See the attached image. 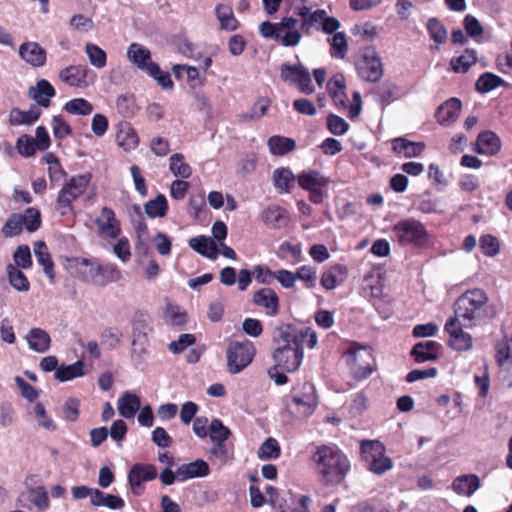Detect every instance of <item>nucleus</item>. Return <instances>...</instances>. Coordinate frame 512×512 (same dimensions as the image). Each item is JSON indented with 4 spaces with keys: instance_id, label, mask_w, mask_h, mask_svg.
Wrapping results in <instances>:
<instances>
[{
    "instance_id": "obj_15",
    "label": "nucleus",
    "mask_w": 512,
    "mask_h": 512,
    "mask_svg": "<svg viewBox=\"0 0 512 512\" xmlns=\"http://www.w3.org/2000/svg\"><path fill=\"white\" fill-rule=\"evenodd\" d=\"M157 477V468L153 464L136 463L128 472V483L134 495H141L143 493L142 484L147 481H152Z\"/></svg>"
},
{
    "instance_id": "obj_16",
    "label": "nucleus",
    "mask_w": 512,
    "mask_h": 512,
    "mask_svg": "<svg viewBox=\"0 0 512 512\" xmlns=\"http://www.w3.org/2000/svg\"><path fill=\"white\" fill-rule=\"evenodd\" d=\"M97 232L104 238L116 239L121 234V223L115 212L110 207H103L100 215L96 218Z\"/></svg>"
},
{
    "instance_id": "obj_24",
    "label": "nucleus",
    "mask_w": 512,
    "mask_h": 512,
    "mask_svg": "<svg viewBox=\"0 0 512 512\" xmlns=\"http://www.w3.org/2000/svg\"><path fill=\"white\" fill-rule=\"evenodd\" d=\"M116 142L125 151L133 150L138 146V134L129 122L123 121L117 125Z\"/></svg>"
},
{
    "instance_id": "obj_10",
    "label": "nucleus",
    "mask_w": 512,
    "mask_h": 512,
    "mask_svg": "<svg viewBox=\"0 0 512 512\" xmlns=\"http://www.w3.org/2000/svg\"><path fill=\"white\" fill-rule=\"evenodd\" d=\"M280 79L306 95L312 94L315 90L309 70L301 63H283L280 66Z\"/></svg>"
},
{
    "instance_id": "obj_40",
    "label": "nucleus",
    "mask_w": 512,
    "mask_h": 512,
    "mask_svg": "<svg viewBox=\"0 0 512 512\" xmlns=\"http://www.w3.org/2000/svg\"><path fill=\"white\" fill-rule=\"evenodd\" d=\"M23 499L31 502L39 510H45L49 507V497L44 486L29 488L26 494L21 495L20 501H23Z\"/></svg>"
},
{
    "instance_id": "obj_18",
    "label": "nucleus",
    "mask_w": 512,
    "mask_h": 512,
    "mask_svg": "<svg viewBox=\"0 0 512 512\" xmlns=\"http://www.w3.org/2000/svg\"><path fill=\"white\" fill-rule=\"evenodd\" d=\"M19 56L27 64L38 68L45 65L47 61V52L39 43L27 41L20 45Z\"/></svg>"
},
{
    "instance_id": "obj_37",
    "label": "nucleus",
    "mask_w": 512,
    "mask_h": 512,
    "mask_svg": "<svg viewBox=\"0 0 512 512\" xmlns=\"http://www.w3.org/2000/svg\"><path fill=\"white\" fill-rule=\"evenodd\" d=\"M215 13L222 30L235 31L238 28L239 22L235 18L230 5L218 4L215 8Z\"/></svg>"
},
{
    "instance_id": "obj_32",
    "label": "nucleus",
    "mask_w": 512,
    "mask_h": 512,
    "mask_svg": "<svg viewBox=\"0 0 512 512\" xmlns=\"http://www.w3.org/2000/svg\"><path fill=\"white\" fill-rule=\"evenodd\" d=\"M118 412L124 418L130 419L135 416L141 407L139 396L131 392H125L117 402Z\"/></svg>"
},
{
    "instance_id": "obj_19",
    "label": "nucleus",
    "mask_w": 512,
    "mask_h": 512,
    "mask_svg": "<svg viewBox=\"0 0 512 512\" xmlns=\"http://www.w3.org/2000/svg\"><path fill=\"white\" fill-rule=\"evenodd\" d=\"M252 302L255 306L265 309L268 316H276L279 312V297L271 288H261L254 292Z\"/></svg>"
},
{
    "instance_id": "obj_30",
    "label": "nucleus",
    "mask_w": 512,
    "mask_h": 512,
    "mask_svg": "<svg viewBox=\"0 0 512 512\" xmlns=\"http://www.w3.org/2000/svg\"><path fill=\"white\" fill-rule=\"evenodd\" d=\"M327 91L334 104L340 107H347L346 85L343 75L337 74L327 83Z\"/></svg>"
},
{
    "instance_id": "obj_14",
    "label": "nucleus",
    "mask_w": 512,
    "mask_h": 512,
    "mask_svg": "<svg viewBox=\"0 0 512 512\" xmlns=\"http://www.w3.org/2000/svg\"><path fill=\"white\" fill-rule=\"evenodd\" d=\"M93 75V71L83 64L70 65L60 70V80L70 87L79 89L87 88L92 81L89 80V76Z\"/></svg>"
},
{
    "instance_id": "obj_12",
    "label": "nucleus",
    "mask_w": 512,
    "mask_h": 512,
    "mask_svg": "<svg viewBox=\"0 0 512 512\" xmlns=\"http://www.w3.org/2000/svg\"><path fill=\"white\" fill-rule=\"evenodd\" d=\"M359 76L368 82H378L383 76V64L374 49H366L357 63Z\"/></svg>"
},
{
    "instance_id": "obj_38",
    "label": "nucleus",
    "mask_w": 512,
    "mask_h": 512,
    "mask_svg": "<svg viewBox=\"0 0 512 512\" xmlns=\"http://www.w3.org/2000/svg\"><path fill=\"white\" fill-rule=\"evenodd\" d=\"M34 252L38 263L43 266V270L46 276L53 280L55 278L54 262L45 242H38L35 246Z\"/></svg>"
},
{
    "instance_id": "obj_25",
    "label": "nucleus",
    "mask_w": 512,
    "mask_h": 512,
    "mask_svg": "<svg viewBox=\"0 0 512 512\" xmlns=\"http://www.w3.org/2000/svg\"><path fill=\"white\" fill-rule=\"evenodd\" d=\"M501 148L499 137L492 131H484L478 135L476 151L486 156H494Z\"/></svg>"
},
{
    "instance_id": "obj_13",
    "label": "nucleus",
    "mask_w": 512,
    "mask_h": 512,
    "mask_svg": "<svg viewBox=\"0 0 512 512\" xmlns=\"http://www.w3.org/2000/svg\"><path fill=\"white\" fill-rule=\"evenodd\" d=\"M463 327H468L467 322L452 317L447 320L444 327L450 337L449 345L456 351H468L473 345L471 335L465 332Z\"/></svg>"
},
{
    "instance_id": "obj_52",
    "label": "nucleus",
    "mask_w": 512,
    "mask_h": 512,
    "mask_svg": "<svg viewBox=\"0 0 512 512\" xmlns=\"http://www.w3.org/2000/svg\"><path fill=\"white\" fill-rule=\"evenodd\" d=\"M209 435L212 442H226L231 436V431L224 426L221 420L213 419L209 425Z\"/></svg>"
},
{
    "instance_id": "obj_9",
    "label": "nucleus",
    "mask_w": 512,
    "mask_h": 512,
    "mask_svg": "<svg viewBox=\"0 0 512 512\" xmlns=\"http://www.w3.org/2000/svg\"><path fill=\"white\" fill-rule=\"evenodd\" d=\"M395 240L402 246H420L427 239L428 232L418 220L408 218L399 221L392 228Z\"/></svg>"
},
{
    "instance_id": "obj_21",
    "label": "nucleus",
    "mask_w": 512,
    "mask_h": 512,
    "mask_svg": "<svg viewBox=\"0 0 512 512\" xmlns=\"http://www.w3.org/2000/svg\"><path fill=\"white\" fill-rule=\"evenodd\" d=\"M461 109V101L458 98H450L437 108L436 120L440 125H449L458 119Z\"/></svg>"
},
{
    "instance_id": "obj_57",
    "label": "nucleus",
    "mask_w": 512,
    "mask_h": 512,
    "mask_svg": "<svg viewBox=\"0 0 512 512\" xmlns=\"http://www.w3.org/2000/svg\"><path fill=\"white\" fill-rule=\"evenodd\" d=\"M15 265L18 269H28L32 266L30 248L27 245H20L13 254Z\"/></svg>"
},
{
    "instance_id": "obj_5",
    "label": "nucleus",
    "mask_w": 512,
    "mask_h": 512,
    "mask_svg": "<svg viewBox=\"0 0 512 512\" xmlns=\"http://www.w3.org/2000/svg\"><path fill=\"white\" fill-rule=\"evenodd\" d=\"M317 404L316 388L309 382L294 387L285 399L286 410L297 418L310 416Z\"/></svg>"
},
{
    "instance_id": "obj_60",
    "label": "nucleus",
    "mask_w": 512,
    "mask_h": 512,
    "mask_svg": "<svg viewBox=\"0 0 512 512\" xmlns=\"http://www.w3.org/2000/svg\"><path fill=\"white\" fill-rule=\"evenodd\" d=\"M116 109L123 117L130 118L135 114L136 104L132 97L120 95L116 100Z\"/></svg>"
},
{
    "instance_id": "obj_45",
    "label": "nucleus",
    "mask_w": 512,
    "mask_h": 512,
    "mask_svg": "<svg viewBox=\"0 0 512 512\" xmlns=\"http://www.w3.org/2000/svg\"><path fill=\"white\" fill-rule=\"evenodd\" d=\"M7 276L9 283L18 291L26 292L30 288V283L26 275L13 264L7 265Z\"/></svg>"
},
{
    "instance_id": "obj_39",
    "label": "nucleus",
    "mask_w": 512,
    "mask_h": 512,
    "mask_svg": "<svg viewBox=\"0 0 512 512\" xmlns=\"http://www.w3.org/2000/svg\"><path fill=\"white\" fill-rule=\"evenodd\" d=\"M268 147L275 156H283L296 148V142L292 138L274 135L268 139Z\"/></svg>"
},
{
    "instance_id": "obj_3",
    "label": "nucleus",
    "mask_w": 512,
    "mask_h": 512,
    "mask_svg": "<svg viewBox=\"0 0 512 512\" xmlns=\"http://www.w3.org/2000/svg\"><path fill=\"white\" fill-rule=\"evenodd\" d=\"M488 296L482 289H473L463 293L454 304L455 316L467 322L468 328L474 327L477 322L488 316Z\"/></svg>"
},
{
    "instance_id": "obj_33",
    "label": "nucleus",
    "mask_w": 512,
    "mask_h": 512,
    "mask_svg": "<svg viewBox=\"0 0 512 512\" xmlns=\"http://www.w3.org/2000/svg\"><path fill=\"white\" fill-rule=\"evenodd\" d=\"M439 347L440 344L436 341L429 340L425 342H419L412 348L411 355L414 356L417 363L436 360L438 355L433 351L437 350Z\"/></svg>"
},
{
    "instance_id": "obj_46",
    "label": "nucleus",
    "mask_w": 512,
    "mask_h": 512,
    "mask_svg": "<svg viewBox=\"0 0 512 512\" xmlns=\"http://www.w3.org/2000/svg\"><path fill=\"white\" fill-rule=\"evenodd\" d=\"M274 185L284 192H290L295 186V176L289 169L281 168L274 171Z\"/></svg>"
},
{
    "instance_id": "obj_47",
    "label": "nucleus",
    "mask_w": 512,
    "mask_h": 512,
    "mask_svg": "<svg viewBox=\"0 0 512 512\" xmlns=\"http://www.w3.org/2000/svg\"><path fill=\"white\" fill-rule=\"evenodd\" d=\"M330 44L331 56L334 58L343 59L347 53L348 45L346 35L343 32H336L327 39Z\"/></svg>"
},
{
    "instance_id": "obj_31",
    "label": "nucleus",
    "mask_w": 512,
    "mask_h": 512,
    "mask_svg": "<svg viewBox=\"0 0 512 512\" xmlns=\"http://www.w3.org/2000/svg\"><path fill=\"white\" fill-rule=\"evenodd\" d=\"M480 487V478L476 474H464L454 479L453 491L458 495L471 496Z\"/></svg>"
},
{
    "instance_id": "obj_54",
    "label": "nucleus",
    "mask_w": 512,
    "mask_h": 512,
    "mask_svg": "<svg viewBox=\"0 0 512 512\" xmlns=\"http://www.w3.org/2000/svg\"><path fill=\"white\" fill-rule=\"evenodd\" d=\"M495 350L497 363L500 366L504 365L512 358V337L510 339L504 337L498 341Z\"/></svg>"
},
{
    "instance_id": "obj_63",
    "label": "nucleus",
    "mask_w": 512,
    "mask_h": 512,
    "mask_svg": "<svg viewBox=\"0 0 512 512\" xmlns=\"http://www.w3.org/2000/svg\"><path fill=\"white\" fill-rule=\"evenodd\" d=\"M327 128L332 134L340 136L348 131L349 124L342 117L331 114L327 117Z\"/></svg>"
},
{
    "instance_id": "obj_23",
    "label": "nucleus",
    "mask_w": 512,
    "mask_h": 512,
    "mask_svg": "<svg viewBox=\"0 0 512 512\" xmlns=\"http://www.w3.org/2000/svg\"><path fill=\"white\" fill-rule=\"evenodd\" d=\"M178 481H186L192 478L205 477L210 474V468L206 461L197 459L190 463H185L177 468Z\"/></svg>"
},
{
    "instance_id": "obj_59",
    "label": "nucleus",
    "mask_w": 512,
    "mask_h": 512,
    "mask_svg": "<svg viewBox=\"0 0 512 512\" xmlns=\"http://www.w3.org/2000/svg\"><path fill=\"white\" fill-rule=\"evenodd\" d=\"M51 124L53 136L58 140H62L72 133V128L62 115L53 116Z\"/></svg>"
},
{
    "instance_id": "obj_8",
    "label": "nucleus",
    "mask_w": 512,
    "mask_h": 512,
    "mask_svg": "<svg viewBox=\"0 0 512 512\" xmlns=\"http://www.w3.org/2000/svg\"><path fill=\"white\" fill-rule=\"evenodd\" d=\"M256 354L254 344L249 340L230 341L226 349L227 370L237 374L244 370Z\"/></svg>"
},
{
    "instance_id": "obj_53",
    "label": "nucleus",
    "mask_w": 512,
    "mask_h": 512,
    "mask_svg": "<svg viewBox=\"0 0 512 512\" xmlns=\"http://www.w3.org/2000/svg\"><path fill=\"white\" fill-rule=\"evenodd\" d=\"M427 30L435 43L443 44L447 41V30L438 19H429L427 22Z\"/></svg>"
},
{
    "instance_id": "obj_7",
    "label": "nucleus",
    "mask_w": 512,
    "mask_h": 512,
    "mask_svg": "<svg viewBox=\"0 0 512 512\" xmlns=\"http://www.w3.org/2000/svg\"><path fill=\"white\" fill-rule=\"evenodd\" d=\"M360 445L362 459L370 472L382 475L393 468L391 458L385 455V448L379 441L362 440Z\"/></svg>"
},
{
    "instance_id": "obj_4",
    "label": "nucleus",
    "mask_w": 512,
    "mask_h": 512,
    "mask_svg": "<svg viewBox=\"0 0 512 512\" xmlns=\"http://www.w3.org/2000/svg\"><path fill=\"white\" fill-rule=\"evenodd\" d=\"M349 470L350 461L336 445L322 446V478L327 483H342Z\"/></svg>"
},
{
    "instance_id": "obj_61",
    "label": "nucleus",
    "mask_w": 512,
    "mask_h": 512,
    "mask_svg": "<svg viewBox=\"0 0 512 512\" xmlns=\"http://www.w3.org/2000/svg\"><path fill=\"white\" fill-rule=\"evenodd\" d=\"M480 249L485 256L493 257L499 253V241L492 235L482 236L480 239Z\"/></svg>"
},
{
    "instance_id": "obj_36",
    "label": "nucleus",
    "mask_w": 512,
    "mask_h": 512,
    "mask_svg": "<svg viewBox=\"0 0 512 512\" xmlns=\"http://www.w3.org/2000/svg\"><path fill=\"white\" fill-rule=\"evenodd\" d=\"M296 14L302 17V28L308 31L313 25L320 23V9L312 11V6L308 5L307 0H300L295 7Z\"/></svg>"
},
{
    "instance_id": "obj_11",
    "label": "nucleus",
    "mask_w": 512,
    "mask_h": 512,
    "mask_svg": "<svg viewBox=\"0 0 512 512\" xmlns=\"http://www.w3.org/2000/svg\"><path fill=\"white\" fill-rule=\"evenodd\" d=\"M91 177L90 173L74 176L59 191L57 206L59 209H62V215H65L67 210H71L72 203L85 192Z\"/></svg>"
},
{
    "instance_id": "obj_64",
    "label": "nucleus",
    "mask_w": 512,
    "mask_h": 512,
    "mask_svg": "<svg viewBox=\"0 0 512 512\" xmlns=\"http://www.w3.org/2000/svg\"><path fill=\"white\" fill-rule=\"evenodd\" d=\"M299 185L306 190L313 191L311 194V200L315 203L320 202V192L315 190V186L317 185V180L312 174H301L298 177Z\"/></svg>"
},
{
    "instance_id": "obj_50",
    "label": "nucleus",
    "mask_w": 512,
    "mask_h": 512,
    "mask_svg": "<svg viewBox=\"0 0 512 512\" xmlns=\"http://www.w3.org/2000/svg\"><path fill=\"white\" fill-rule=\"evenodd\" d=\"M23 221L20 213L11 214L2 226L1 232L3 236L11 238L19 235L23 231Z\"/></svg>"
},
{
    "instance_id": "obj_20",
    "label": "nucleus",
    "mask_w": 512,
    "mask_h": 512,
    "mask_svg": "<svg viewBox=\"0 0 512 512\" xmlns=\"http://www.w3.org/2000/svg\"><path fill=\"white\" fill-rule=\"evenodd\" d=\"M55 94L56 91L54 87L46 79L37 81L36 86L30 87L28 91L29 97L36 102L34 105H37L39 108H48L51 104V98H53Z\"/></svg>"
},
{
    "instance_id": "obj_1",
    "label": "nucleus",
    "mask_w": 512,
    "mask_h": 512,
    "mask_svg": "<svg viewBox=\"0 0 512 512\" xmlns=\"http://www.w3.org/2000/svg\"><path fill=\"white\" fill-rule=\"evenodd\" d=\"M317 340V333L311 327L282 324L273 331L272 358L281 370L293 373L299 369L303 361L304 347L313 349Z\"/></svg>"
},
{
    "instance_id": "obj_62",
    "label": "nucleus",
    "mask_w": 512,
    "mask_h": 512,
    "mask_svg": "<svg viewBox=\"0 0 512 512\" xmlns=\"http://www.w3.org/2000/svg\"><path fill=\"white\" fill-rule=\"evenodd\" d=\"M270 107V100L265 97L259 98L252 106L249 114H245L244 117L247 120L260 119L266 115L268 108Z\"/></svg>"
},
{
    "instance_id": "obj_26",
    "label": "nucleus",
    "mask_w": 512,
    "mask_h": 512,
    "mask_svg": "<svg viewBox=\"0 0 512 512\" xmlns=\"http://www.w3.org/2000/svg\"><path fill=\"white\" fill-rule=\"evenodd\" d=\"M25 338L29 348L37 353H45L50 349L51 337L42 328L30 329Z\"/></svg>"
},
{
    "instance_id": "obj_41",
    "label": "nucleus",
    "mask_w": 512,
    "mask_h": 512,
    "mask_svg": "<svg viewBox=\"0 0 512 512\" xmlns=\"http://www.w3.org/2000/svg\"><path fill=\"white\" fill-rule=\"evenodd\" d=\"M500 86H508V83L490 72L483 73L476 82V90L483 94L489 93Z\"/></svg>"
},
{
    "instance_id": "obj_43",
    "label": "nucleus",
    "mask_w": 512,
    "mask_h": 512,
    "mask_svg": "<svg viewBox=\"0 0 512 512\" xmlns=\"http://www.w3.org/2000/svg\"><path fill=\"white\" fill-rule=\"evenodd\" d=\"M476 61V51L473 49H466L459 57L452 58L450 65L454 72L465 73L476 63Z\"/></svg>"
},
{
    "instance_id": "obj_49",
    "label": "nucleus",
    "mask_w": 512,
    "mask_h": 512,
    "mask_svg": "<svg viewBox=\"0 0 512 512\" xmlns=\"http://www.w3.org/2000/svg\"><path fill=\"white\" fill-rule=\"evenodd\" d=\"M281 454L278 441L273 438H267L259 447L257 455L261 460L277 459Z\"/></svg>"
},
{
    "instance_id": "obj_6",
    "label": "nucleus",
    "mask_w": 512,
    "mask_h": 512,
    "mask_svg": "<svg viewBox=\"0 0 512 512\" xmlns=\"http://www.w3.org/2000/svg\"><path fill=\"white\" fill-rule=\"evenodd\" d=\"M344 357L354 379L360 381L368 378L374 371L372 350L367 346L352 344Z\"/></svg>"
},
{
    "instance_id": "obj_29",
    "label": "nucleus",
    "mask_w": 512,
    "mask_h": 512,
    "mask_svg": "<svg viewBox=\"0 0 512 512\" xmlns=\"http://www.w3.org/2000/svg\"><path fill=\"white\" fill-rule=\"evenodd\" d=\"M189 246L202 256L211 260L218 257V247L214 239L206 236H197L189 240Z\"/></svg>"
},
{
    "instance_id": "obj_51",
    "label": "nucleus",
    "mask_w": 512,
    "mask_h": 512,
    "mask_svg": "<svg viewBox=\"0 0 512 512\" xmlns=\"http://www.w3.org/2000/svg\"><path fill=\"white\" fill-rule=\"evenodd\" d=\"M64 110L73 115H89L93 111V105L84 98H75L65 103Z\"/></svg>"
},
{
    "instance_id": "obj_2",
    "label": "nucleus",
    "mask_w": 512,
    "mask_h": 512,
    "mask_svg": "<svg viewBox=\"0 0 512 512\" xmlns=\"http://www.w3.org/2000/svg\"><path fill=\"white\" fill-rule=\"evenodd\" d=\"M66 269L80 280L93 285L104 287L121 278V271L115 264H99L88 258H67Z\"/></svg>"
},
{
    "instance_id": "obj_55",
    "label": "nucleus",
    "mask_w": 512,
    "mask_h": 512,
    "mask_svg": "<svg viewBox=\"0 0 512 512\" xmlns=\"http://www.w3.org/2000/svg\"><path fill=\"white\" fill-rule=\"evenodd\" d=\"M285 213V210L277 205H271L268 206L263 212H262V220L267 224L268 226L272 228L279 227L280 221L283 218V215Z\"/></svg>"
},
{
    "instance_id": "obj_58",
    "label": "nucleus",
    "mask_w": 512,
    "mask_h": 512,
    "mask_svg": "<svg viewBox=\"0 0 512 512\" xmlns=\"http://www.w3.org/2000/svg\"><path fill=\"white\" fill-rule=\"evenodd\" d=\"M34 143V138L31 135L23 134L16 141V150L22 157H31L38 150Z\"/></svg>"
},
{
    "instance_id": "obj_27",
    "label": "nucleus",
    "mask_w": 512,
    "mask_h": 512,
    "mask_svg": "<svg viewBox=\"0 0 512 512\" xmlns=\"http://www.w3.org/2000/svg\"><path fill=\"white\" fill-rule=\"evenodd\" d=\"M41 113V109L34 104L27 111L13 108L9 113V123L12 126L31 125L40 118Z\"/></svg>"
},
{
    "instance_id": "obj_48",
    "label": "nucleus",
    "mask_w": 512,
    "mask_h": 512,
    "mask_svg": "<svg viewBox=\"0 0 512 512\" xmlns=\"http://www.w3.org/2000/svg\"><path fill=\"white\" fill-rule=\"evenodd\" d=\"M85 52L88 56L89 62L97 69H102L107 64V54L98 45L87 43L85 45Z\"/></svg>"
},
{
    "instance_id": "obj_35",
    "label": "nucleus",
    "mask_w": 512,
    "mask_h": 512,
    "mask_svg": "<svg viewBox=\"0 0 512 512\" xmlns=\"http://www.w3.org/2000/svg\"><path fill=\"white\" fill-rule=\"evenodd\" d=\"M346 277V266L341 264L334 265L322 274V286L326 289H334L337 285L344 282Z\"/></svg>"
},
{
    "instance_id": "obj_17",
    "label": "nucleus",
    "mask_w": 512,
    "mask_h": 512,
    "mask_svg": "<svg viewBox=\"0 0 512 512\" xmlns=\"http://www.w3.org/2000/svg\"><path fill=\"white\" fill-rule=\"evenodd\" d=\"M127 58L147 74L158 72V64L152 61L150 50L139 43L130 44L127 49Z\"/></svg>"
},
{
    "instance_id": "obj_22",
    "label": "nucleus",
    "mask_w": 512,
    "mask_h": 512,
    "mask_svg": "<svg viewBox=\"0 0 512 512\" xmlns=\"http://www.w3.org/2000/svg\"><path fill=\"white\" fill-rule=\"evenodd\" d=\"M209 460L219 469L234 460V446L226 442H213L209 450Z\"/></svg>"
},
{
    "instance_id": "obj_34",
    "label": "nucleus",
    "mask_w": 512,
    "mask_h": 512,
    "mask_svg": "<svg viewBox=\"0 0 512 512\" xmlns=\"http://www.w3.org/2000/svg\"><path fill=\"white\" fill-rule=\"evenodd\" d=\"M90 501L93 506H105L112 510H119L125 506V502L120 496L106 494L99 489H94Z\"/></svg>"
},
{
    "instance_id": "obj_42",
    "label": "nucleus",
    "mask_w": 512,
    "mask_h": 512,
    "mask_svg": "<svg viewBox=\"0 0 512 512\" xmlns=\"http://www.w3.org/2000/svg\"><path fill=\"white\" fill-rule=\"evenodd\" d=\"M84 375V363L81 360L71 365H62L57 368L55 378L60 382H66Z\"/></svg>"
},
{
    "instance_id": "obj_44",
    "label": "nucleus",
    "mask_w": 512,
    "mask_h": 512,
    "mask_svg": "<svg viewBox=\"0 0 512 512\" xmlns=\"http://www.w3.org/2000/svg\"><path fill=\"white\" fill-rule=\"evenodd\" d=\"M145 213L150 218L165 217L168 212V202L163 194H159L155 199L149 200L144 205Z\"/></svg>"
},
{
    "instance_id": "obj_28",
    "label": "nucleus",
    "mask_w": 512,
    "mask_h": 512,
    "mask_svg": "<svg viewBox=\"0 0 512 512\" xmlns=\"http://www.w3.org/2000/svg\"><path fill=\"white\" fill-rule=\"evenodd\" d=\"M392 148L399 157L414 158L421 156L425 149L423 142H412L405 138L393 140Z\"/></svg>"
},
{
    "instance_id": "obj_56",
    "label": "nucleus",
    "mask_w": 512,
    "mask_h": 512,
    "mask_svg": "<svg viewBox=\"0 0 512 512\" xmlns=\"http://www.w3.org/2000/svg\"><path fill=\"white\" fill-rule=\"evenodd\" d=\"M23 221V228L25 227L28 232H35L41 225V214L36 208H28L24 214H21Z\"/></svg>"
}]
</instances>
